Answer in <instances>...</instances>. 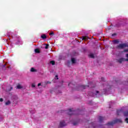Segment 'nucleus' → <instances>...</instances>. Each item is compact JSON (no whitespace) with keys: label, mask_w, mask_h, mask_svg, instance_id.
Here are the masks:
<instances>
[{"label":"nucleus","mask_w":128,"mask_h":128,"mask_svg":"<svg viewBox=\"0 0 128 128\" xmlns=\"http://www.w3.org/2000/svg\"><path fill=\"white\" fill-rule=\"evenodd\" d=\"M117 122H122V120L120 119H116V120H114L112 122H108L106 126H114L115 124H116Z\"/></svg>","instance_id":"f257e3e1"},{"label":"nucleus","mask_w":128,"mask_h":128,"mask_svg":"<svg viewBox=\"0 0 128 128\" xmlns=\"http://www.w3.org/2000/svg\"><path fill=\"white\" fill-rule=\"evenodd\" d=\"M117 116H120L122 114H124V116H128V111L124 112V110L122 109L120 110H118L117 112Z\"/></svg>","instance_id":"f03ea898"},{"label":"nucleus","mask_w":128,"mask_h":128,"mask_svg":"<svg viewBox=\"0 0 128 128\" xmlns=\"http://www.w3.org/2000/svg\"><path fill=\"white\" fill-rule=\"evenodd\" d=\"M128 46V44L126 43L121 44L116 46V48L118 50H122V48H126Z\"/></svg>","instance_id":"7ed1b4c3"},{"label":"nucleus","mask_w":128,"mask_h":128,"mask_svg":"<svg viewBox=\"0 0 128 128\" xmlns=\"http://www.w3.org/2000/svg\"><path fill=\"white\" fill-rule=\"evenodd\" d=\"M78 112L77 110H74L72 108V109H69L68 112V114L69 116H72V114H76Z\"/></svg>","instance_id":"20e7f679"},{"label":"nucleus","mask_w":128,"mask_h":128,"mask_svg":"<svg viewBox=\"0 0 128 128\" xmlns=\"http://www.w3.org/2000/svg\"><path fill=\"white\" fill-rule=\"evenodd\" d=\"M66 126V124L64 120H62L60 123L59 127L64 128V126Z\"/></svg>","instance_id":"39448f33"},{"label":"nucleus","mask_w":128,"mask_h":128,"mask_svg":"<svg viewBox=\"0 0 128 128\" xmlns=\"http://www.w3.org/2000/svg\"><path fill=\"white\" fill-rule=\"evenodd\" d=\"M118 62L119 64H122V62H124V58H120L119 60H118Z\"/></svg>","instance_id":"423d86ee"},{"label":"nucleus","mask_w":128,"mask_h":128,"mask_svg":"<svg viewBox=\"0 0 128 128\" xmlns=\"http://www.w3.org/2000/svg\"><path fill=\"white\" fill-rule=\"evenodd\" d=\"M98 118H99V122H102V120H104V117H102V116H99Z\"/></svg>","instance_id":"0eeeda50"},{"label":"nucleus","mask_w":128,"mask_h":128,"mask_svg":"<svg viewBox=\"0 0 128 128\" xmlns=\"http://www.w3.org/2000/svg\"><path fill=\"white\" fill-rule=\"evenodd\" d=\"M86 86L88 88V86H84V85H82L81 86H80V88H82L83 90H86Z\"/></svg>","instance_id":"6e6552de"},{"label":"nucleus","mask_w":128,"mask_h":128,"mask_svg":"<svg viewBox=\"0 0 128 128\" xmlns=\"http://www.w3.org/2000/svg\"><path fill=\"white\" fill-rule=\"evenodd\" d=\"M82 40H88V37L86 36H83L82 38Z\"/></svg>","instance_id":"1a4fd4ad"},{"label":"nucleus","mask_w":128,"mask_h":128,"mask_svg":"<svg viewBox=\"0 0 128 128\" xmlns=\"http://www.w3.org/2000/svg\"><path fill=\"white\" fill-rule=\"evenodd\" d=\"M22 86L20 84H18V85H17L16 86V88H18V90H20L22 88Z\"/></svg>","instance_id":"9d476101"},{"label":"nucleus","mask_w":128,"mask_h":128,"mask_svg":"<svg viewBox=\"0 0 128 128\" xmlns=\"http://www.w3.org/2000/svg\"><path fill=\"white\" fill-rule=\"evenodd\" d=\"M41 38H42V40H44V39L46 38V36L44 34H42L41 36Z\"/></svg>","instance_id":"9b49d317"},{"label":"nucleus","mask_w":128,"mask_h":128,"mask_svg":"<svg viewBox=\"0 0 128 128\" xmlns=\"http://www.w3.org/2000/svg\"><path fill=\"white\" fill-rule=\"evenodd\" d=\"M34 52L36 54H40V49L38 48L35 49Z\"/></svg>","instance_id":"f8f14e48"},{"label":"nucleus","mask_w":128,"mask_h":128,"mask_svg":"<svg viewBox=\"0 0 128 128\" xmlns=\"http://www.w3.org/2000/svg\"><path fill=\"white\" fill-rule=\"evenodd\" d=\"M11 102L10 100H8V102H6L5 104L6 106H9V104H10Z\"/></svg>","instance_id":"ddd939ff"},{"label":"nucleus","mask_w":128,"mask_h":128,"mask_svg":"<svg viewBox=\"0 0 128 128\" xmlns=\"http://www.w3.org/2000/svg\"><path fill=\"white\" fill-rule=\"evenodd\" d=\"M71 61L72 64H76V59H74V58H72Z\"/></svg>","instance_id":"4468645a"},{"label":"nucleus","mask_w":128,"mask_h":128,"mask_svg":"<svg viewBox=\"0 0 128 128\" xmlns=\"http://www.w3.org/2000/svg\"><path fill=\"white\" fill-rule=\"evenodd\" d=\"M90 58H94V54H91L89 55Z\"/></svg>","instance_id":"2eb2a0df"},{"label":"nucleus","mask_w":128,"mask_h":128,"mask_svg":"<svg viewBox=\"0 0 128 128\" xmlns=\"http://www.w3.org/2000/svg\"><path fill=\"white\" fill-rule=\"evenodd\" d=\"M50 64H51L52 66H54V64H56V62L54 60H51Z\"/></svg>","instance_id":"dca6fc26"},{"label":"nucleus","mask_w":128,"mask_h":128,"mask_svg":"<svg viewBox=\"0 0 128 128\" xmlns=\"http://www.w3.org/2000/svg\"><path fill=\"white\" fill-rule=\"evenodd\" d=\"M30 72H36V69H34V68H32L30 69Z\"/></svg>","instance_id":"f3484780"},{"label":"nucleus","mask_w":128,"mask_h":128,"mask_svg":"<svg viewBox=\"0 0 128 128\" xmlns=\"http://www.w3.org/2000/svg\"><path fill=\"white\" fill-rule=\"evenodd\" d=\"M100 92L98 91H96V93L94 94L96 96H100Z\"/></svg>","instance_id":"a211bd4d"},{"label":"nucleus","mask_w":128,"mask_h":128,"mask_svg":"<svg viewBox=\"0 0 128 128\" xmlns=\"http://www.w3.org/2000/svg\"><path fill=\"white\" fill-rule=\"evenodd\" d=\"M114 44H118V42H120V41H118V40H114Z\"/></svg>","instance_id":"6ab92c4d"},{"label":"nucleus","mask_w":128,"mask_h":128,"mask_svg":"<svg viewBox=\"0 0 128 128\" xmlns=\"http://www.w3.org/2000/svg\"><path fill=\"white\" fill-rule=\"evenodd\" d=\"M50 36H54V32H52L50 33L49 34Z\"/></svg>","instance_id":"aec40b11"},{"label":"nucleus","mask_w":128,"mask_h":128,"mask_svg":"<svg viewBox=\"0 0 128 128\" xmlns=\"http://www.w3.org/2000/svg\"><path fill=\"white\" fill-rule=\"evenodd\" d=\"M14 90V88L12 86H11L10 88V89L8 90V92H10V90Z\"/></svg>","instance_id":"412c9836"},{"label":"nucleus","mask_w":128,"mask_h":128,"mask_svg":"<svg viewBox=\"0 0 128 128\" xmlns=\"http://www.w3.org/2000/svg\"><path fill=\"white\" fill-rule=\"evenodd\" d=\"M45 48L46 50H48V44H46Z\"/></svg>","instance_id":"4be33fe9"},{"label":"nucleus","mask_w":128,"mask_h":128,"mask_svg":"<svg viewBox=\"0 0 128 128\" xmlns=\"http://www.w3.org/2000/svg\"><path fill=\"white\" fill-rule=\"evenodd\" d=\"M101 80H102V82H104V78H103V77L101 78Z\"/></svg>","instance_id":"5701e85b"},{"label":"nucleus","mask_w":128,"mask_h":128,"mask_svg":"<svg viewBox=\"0 0 128 128\" xmlns=\"http://www.w3.org/2000/svg\"><path fill=\"white\" fill-rule=\"evenodd\" d=\"M32 88H36V85L34 84H32Z\"/></svg>","instance_id":"b1692460"},{"label":"nucleus","mask_w":128,"mask_h":128,"mask_svg":"<svg viewBox=\"0 0 128 128\" xmlns=\"http://www.w3.org/2000/svg\"><path fill=\"white\" fill-rule=\"evenodd\" d=\"M125 122H127V124H128V118H126L125 119Z\"/></svg>","instance_id":"393cba45"},{"label":"nucleus","mask_w":128,"mask_h":128,"mask_svg":"<svg viewBox=\"0 0 128 128\" xmlns=\"http://www.w3.org/2000/svg\"><path fill=\"white\" fill-rule=\"evenodd\" d=\"M76 124H78V122H77L73 123V125L74 126H76Z\"/></svg>","instance_id":"a878e982"},{"label":"nucleus","mask_w":128,"mask_h":128,"mask_svg":"<svg viewBox=\"0 0 128 128\" xmlns=\"http://www.w3.org/2000/svg\"><path fill=\"white\" fill-rule=\"evenodd\" d=\"M0 102H4V99L2 98H0Z\"/></svg>","instance_id":"bb28decb"},{"label":"nucleus","mask_w":128,"mask_h":128,"mask_svg":"<svg viewBox=\"0 0 128 128\" xmlns=\"http://www.w3.org/2000/svg\"><path fill=\"white\" fill-rule=\"evenodd\" d=\"M116 36V34H112V36Z\"/></svg>","instance_id":"cd10ccee"},{"label":"nucleus","mask_w":128,"mask_h":128,"mask_svg":"<svg viewBox=\"0 0 128 128\" xmlns=\"http://www.w3.org/2000/svg\"><path fill=\"white\" fill-rule=\"evenodd\" d=\"M42 86V83L38 84V86Z\"/></svg>","instance_id":"c85d7f7f"},{"label":"nucleus","mask_w":128,"mask_h":128,"mask_svg":"<svg viewBox=\"0 0 128 128\" xmlns=\"http://www.w3.org/2000/svg\"><path fill=\"white\" fill-rule=\"evenodd\" d=\"M92 128H96V126H94L93 123H92Z\"/></svg>","instance_id":"c756f323"},{"label":"nucleus","mask_w":128,"mask_h":128,"mask_svg":"<svg viewBox=\"0 0 128 128\" xmlns=\"http://www.w3.org/2000/svg\"><path fill=\"white\" fill-rule=\"evenodd\" d=\"M124 52H128V49L124 50Z\"/></svg>","instance_id":"7c9ffc66"},{"label":"nucleus","mask_w":128,"mask_h":128,"mask_svg":"<svg viewBox=\"0 0 128 128\" xmlns=\"http://www.w3.org/2000/svg\"><path fill=\"white\" fill-rule=\"evenodd\" d=\"M124 62H128V59H124Z\"/></svg>","instance_id":"2f4dec72"},{"label":"nucleus","mask_w":128,"mask_h":128,"mask_svg":"<svg viewBox=\"0 0 128 128\" xmlns=\"http://www.w3.org/2000/svg\"><path fill=\"white\" fill-rule=\"evenodd\" d=\"M70 84H72V82L69 83L68 84V86H70Z\"/></svg>","instance_id":"473e14b6"},{"label":"nucleus","mask_w":128,"mask_h":128,"mask_svg":"<svg viewBox=\"0 0 128 128\" xmlns=\"http://www.w3.org/2000/svg\"><path fill=\"white\" fill-rule=\"evenodd\" d=\"M3 68H4V70H6V64L3 65Z\"/></svg>","instance_id":"72a5a7b5"},{"label":"nucleus","mask_w":128,"mask_h":128,"mask_svg":"<svg viewBox=\"0 0 128 128\" xmlns=\"http://www.w3.org/2000/svg\"><path fill=\"white\" fill-rule=\"evenodd\" d=\"M56 76V80H58V76Z\"/></svg>","instance_id":"f704fd0d"},{"label":"nucleus","mask_w":128,"mask_h":128,"mask_svg":"<svg viewBox=\"0 0 128 128\" xmlns=\"http://www.w3.org/2000/svg\"><path fill=\"white\" fill-rule=\"evenodd\" d=\"M126 57H127V58H128V54H126Z\"/></svg>","instance_id":"c9c22d12"},{"label":"nucleus","mask_w":128,"mask_h":128,"mask_svg":"<svg viewBox=\"0 0 128 128\" xmlns=\"http://www.w3.org/2000/svg\"><path fill=\"white\" fill-rule=\"evenodd\" d=\"M46 84H50V82H47Z\"/></svg>","instance_id":"e433bc0d"},{"label":"nucleus","mask_w":128,"mask_h":128,"mask_svg":"<svg viewBox=\"0 0 128 128\" xmlns=\"http://www.w3.org/2000/svg\"><path fill=\"white\" fill-rule=\"evenodd\" d=\"M116 26L117 28H120V26H118V25H116Z\"/></svg>","instance_id":"4c0bfd02"},{"label":"nucleus","mask_w":128,"mask_h":128,"mask_svg":"<svg viewBox=\"0 0 128 128\" xmlns=\"http://www.w3.org/2000/svg\"><path fill=\"white\" fill-rule=\"evenodd\" d=\"M94 94H93L92 95V96H94Z\"/></svg>","instance_id":"58836bf2"},{"label":"nucleus","mask_w":128,"mask_h":128,"mask_svg":"<svg viewBox=\"0 0 128 128\" xmlns=\"http://www.w3.org/2000/svg\"><path fill=\"white\" fill-rule=\"evenodd\" d=\"M91 94H93L92 92H91Z\"/></svg>","instance_id":"ea45409f"}]
</instances>
